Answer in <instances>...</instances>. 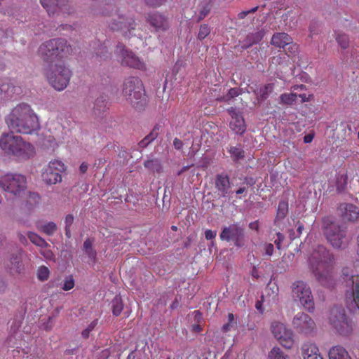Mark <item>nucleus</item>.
<instances>
[{
  "label": "nucleus",
  "mask_w": 359,
  "mask_h": 359,
  "mask_svg": "<svg viewBox=\"0 0 359 359\" xmlns=\"http://www.w3.org/2000/svg\"><path fill=\"white\" fill-rule=\"evenodd\" d=\"M42 7L49 15H70L74 13V8L68 0H39Z\"/></svg>",
  "instance_id": "obj_12"
},
{
  "label": "nucleus",
  "mask_w": 359,
  "mask_h": 359,
  "mask_svg": "<svg viewBox=\"0 0 359 359\" xmlns=\"http://www.w3.org/2000/svg\"><path fill=\"white\" fill-rule=\"evenodd\" d=\"M297 46L296 44H293L292 42L289 44V47L287 48V52L291 53L292 55H294L297 51Z\"/></svg>",
  "instance_id": "obj_54"
},
{
  "label": "nucleus",
  "mask_w": 359,
  "mask_h": 359,
  "mask_svg": "<svg viewBox=\"0 0 359 359\" xmlns=\"http://www.w3.org/2000/svg\"><path fill=\"white\" fill-rule=\"evenodd\" d=\"M0 147L6 154L18 160H27L35 154L33 145L24 141L21 136L14 135L13 131L1 135Z\"/></svg>",
  "instance_id": "obj_5"
},
{
  "label": "nucleus",
  "mask_w": 359,
  "mask_h": 359,
  "mask_svg": "<svg viewBox=\"0 0 359 359\" xmlns=\"http://www.w3.org/2000/svg\"><path fill=\"white\" fill-rule=\"evenodd\" d=\"M343 220L354 222L359 218V209L351 203H341L338 208Z\"/></svg>",
  "instance_id": "obj_19"
},
{
  "label": "nucleus",
  "mask_w": 359,
  "mask_h": 359,
  "mask_svg": "<svg viewBox=\"0 0 359 359\" xmlns=\"http://www.w3.org/2000/svg\"><path fill=\"white\" fill-rule=\"evenodd\" d=\"M72 48L64 39H53L42 43L38 50L43 61L48 62L43 74L55 90H64L69 83L72 72L62 60L68 57Z\"/></svg>",
  "instance_id": "obj_1"
},
{
  "label": "nucleus",
  "mask_w": 359,
  "mask_h": 359,
  "mask_svg": "<svg viewBox=\"0 0 359 359\" xmlns=\"http://www.w3.org/2000/svg\"><path fill=\"white\" fill-rule=\"evenodd\" d=\"M0 188L13 196H20L27 189V179L21 174H5L0 177Z\"/></svg>",
  "instance_id": "obj_7"
},
{
  "label": "nucleus",
  "mask_w": 359,
  "mask_h": 359,
  "mask_svg": "<svg viewBox=\"0 0 359 359\" xmlns=\"http://www.w3.org/2000/svg\"><path fill=\"white\" fill-rule=\"evenodd\" d=\"M288 213V203L285 201H281L279 202L276 215L274 219V224L279 225L280 221H282Z\"/></svg>",
  "instance_id": "obj_27"
},
{
  "label": "nucleus",
  "mask_w": 359,
  "mask_h": 359,
  "mask_svg": "<svg viewBox=\"0 0 359 359\" xmlns=\"http://www.w3.org/2000/svg\"><path fill=\"white\" fill-rule=\"evenodd\" d=\"M242 93V89L238 88H231L229 90L228 93L222 97L217 98L220 102H229L231 99L240 95Z\"/></svg>",
  "instance_id": "obj_35"
},
{
  "label": "nucleus",
  "mask_w": 359,
  "mask_h": 359,
  "mask_svg": "<svg viewBox=\"0 0 359 359\" xmlns=\"http://www.w3.org/2000/svg\"><path fill=\"white\" fill-rule=\"evenodd\" d=\"M109 46V41L106 40L103 43H101L100 41H93V49L97 58H100V61L106 60L111 57V53L108 50V46Z\"/></svg>",
  "instance_id": "obj_22"
},
{
  "label": "nucleus",
  "mask_w": 359,
  "mask_h": 359,
  "mask_svg": "<svg viewBox=\"0 0 359 359\" xmlns=\"http://www.w3.org/2000/svg\"><path fill=\"white\" fill-rule=\"evenodd\" d=\"M46 259H51L53 257V253L51 250H45L41 252Z\"/></svg>",
  "instance_id": "obj_58"
},
{
  "label": "nucleus",
  "mask_w": 359,
  "mask_h": 359,
  "mask_svg": "<svg viewBox=\"0 0 359 359\" xmlns=\"http://www.w3.org/2000/svg\"><path fill=\"white\" fill-rule=\"evenodd\" d=\"M74 216L72 214L67 215L65 218V227H71L74 222Z\"/></svg>",
  "instance_id": "obj_52"
},
{
  "label": "nucleus",
  "mask_w": 359,
  "mask_h": 359,
  "mask_svg": "<svg viewBox=\"0 0 359 359\" xmlns=\"http://www.w3.org/2000/svg\"><path fill=\"white\" fill-rule=\"evenodd\" d=\"M271 330L278 342L285 348L290 349L294 345L293 332L286 325L279 321H273L271 325Z\"/></svg>",
  "instance_id": "obj_13"
},
{
  "label": "nucleus",
  "mask_w": 359,
  "mask_h": 359,
  "mask_svg": "<svg viewBox=\"0 0 359 359\" xmlns=\"http://www.w3.org/2000/svg\"><path fill=\"white\" fill-rule=\"evenodd\" d=\"M232 326H233V325H232V324H231V323H225V324L222 326V332H227L228 331H229V330H231V327H232Z\"/></svg>",
  "instance_id": "obj_60"
},
{
  "label": "nucleus",
  "mask_w": 359,
  "mask_h": 359,
  "mask_svg": "<svg viewBox=\"0 0 359 359\" xmlns=\"http://www.w3.org/2000/svg\"><path fill=\"white\" fill-rule=\"evenodd\" d=\"M122 94L131 104H137L144 97L142 81L135 76L127 78L123 83Z\"/></svg>",
  "instance_id": "obj_8"
},
{
  "label": "nucleus",
  "mask_w": 359,
  "mask_h": 359,
  "mask_svg": "<svg viewBox=\"0 0 359 359\" xmlns=\"http://www.w3.org/2000/svg\"><path fill=\"white\" fill-rule=\"evenodd\" d=\"M50 271L48 267L41 266L37 271V278L41 281L47 280L49 278Z\"/></svg>",
  "instance_id": "obj_42"
},
{
  "label": "nucleus",
  "mask_w": 359,
  "mask_h": 359,
  "mask_svg": "<svg viewBox=\"0 0 359 359\" xmlns=\"http://www.w3.org/2000/svg\"><path fill=\"white\" fill-rule=\"evenodd\" d=\"M309 29V36L310 37L312 38L313 35H316L318 34V27L315 23L311 24Z\"/></svg>",
  "instance_id": "obj_50"
},
{
  "label": "nucleus",
  "mask_w": 359,
  "mask_h": 359,
  "mask_svg": "<svg viewBox=\"0 0 359 359\" xmlns=\"http://www.w3.org/2000/svg\"><path fill=\"white\" fill-rule=\"evenodd\" d=\"M147 21L157 31L160 29H165L167 27V21L165 18L157 12L148 14Z\"/></svg>",
  "instance_id": "obj_21"
},
{
  "label": "nucleus",
  "mask_w": 359,
  "mask_h": 359,
  "mask_svg": "<svg viewBox=\"0 0 359 359\" xmlns=\"http://www.w3.org/2000/svg\"><path fill=\"white\" fill-rule=\"evenodd\" d=\"M324 235L327 241L334 248H341L348 245L350 238L345 227L332 221L330 217L322 220Z\"/></svg>",
  "instance_id": "obj_6"
},
{
  "label": "nucleus",
  "mask_w": 359,
  "mask_h": 359,
  "mask_svg": "<svg viewBox=\"0 0 359 359\" xmlns=\"http://www.w3.org/2000/svg\"><path fill=\"white\" fill-rule=\"evenodd\" d=\"M115 53L121 57V64L137 69H144L145 65L133 52L125 48V46L118 43L115 49Z\"/></svg>",
  "instance_id": "obj_15"
},
{
  "label": "nucleus",
  "mask_w": 359,
  "mask_h": 359,
  "mask_svg": "<svg viewBox=\"0 0 359 359\" xmlns=\"http://www.w3.org/2000/svg\"><path fill=\"white\" fill-rule=\"evenodd\" d=\"M279 98L280 104L285 105H292L296 102L297 99V94L293 93H283L280 95Z\"/></svg>",
  "instance_id": "obj_34"
},
{
  "label": "nucleus",
  "mask_w": 359,
  "mask_h": 359,
  "mask_svg": "<svg viewBox=\"0 0 359 359\" xmlns=\"http://www.w3.org/2000/svg\"><path fill=\"white\" fill-rule=\"evenodd\" d=\"M74 280L72 276H69L65 278L62 289L65 291H68L72 289L74 287Z\"/></svg>",
  "instance_id": "obj_44"
},
{
  "label": "nucleus",
  "mask_w": 359,
  "mask_h": 359,
  "mask_svg": "<svg viewBox=\"0 0 359 359\" xmlns=\"http://www.w3.org/2000/svg\"><path fill=\"white\" fill-rule=\"evenodd\" d=\"M285 236L283 233L278 232L277 233V239L275 241V244L278 249L280 248L281 243L284 240Z\"/></svg>",
  "instance_id": "obj_51"
},
{
  "label": "nucleus",
  "mask_w": 359,
  "mask_h": 359,
  "mask_svg": "<svg viewBox=\"0 0 359 359\" xmlns=\"http://www.w3.org/2000/svg\"><path fill=\"white\" fill-rule=\"evenodd\" d=\"M329 359H351L345 348L340 345L332 346L328 352Z\"/></svg>",
  "instance_id": "obj_26"
},
{
  "label": "nucleus",
  "mask_w": 359,
  "mask_h": 359,
  "mask_svg": "<svg viewBox=\"0 0 359 359\" xmlns=\"http://www.w3.org/2000/svg\"><path fill=\"white\" fill-rule=\"evenodd\" d=\"M274 84L272 83L265 85H259L256 82H251L248 85L246 92L252 93L259 101H263L268 98L269 94L273 90Z\"/></svg>",
  "instance_id": "obj_17"
},
{
  "label": "nucleus",
  "mask_w": 359,
  "mask_h": 359,
  "mask_svg": "<svg viewBox=\"0 0 359 359\" xmlns=\"http://www.w3.org/2000/svg\"><path fill=\"white\" fill-rule=\"evenodd\" d=\"M264 250L266 255L268 256H271L273 252V245L271 243H266L264 245Z\"/></svg>",
  "instance_id": "obj_49"
},
{
  "label": "nucleus",
  "mask_w": 359,
  "mask_h": 359,
  "mask_svg": "<svg viewBox=\"0 0 359 359\" xmlns=\"http://www.w3.org/2000/svg\"><path fill=\"white\" fill-rule=\"evenodd\" d=\"M292 41L290 36L285 32L276 33L273 35L271 39V44L278 48H284L290 44Z\"/></svg>",
  "instance_id": "obj_25"
},
{
  "label": "nucleus",
  "mask_w": 359,
  "mask_h": 359,
  "mask_svg": "<svg viewBox=\"0 0 359 359\" xmlns=\"http://www.w3.org/2000/svg\"><path fill=\"white\" fill-rule=\"evenodd\" d=\"M66 169L63 162L60 160L50 161L48 166L44 168L41 177L48 184H55L62 181L61 173Z\"/></svg>",
  "instance_id": "obj_14"
},
{
  "label": "nucleus",
  "mask_w": 359,
  "mask_h": 359,
  "mask_svg": "<svg viewBox=\"0 0 359 359\" xmlns=\"http://www.w3.org/2000/svg\"><path fill=\"white\" fill-rule=\"evenodd\" d=\"M159 127L156 126L152 131L147 135L139 143V146L142 148L147 147L152 141L157 138L158 135Z\"/></svg>",
  "instance_id": "obj_31"
},
{
  "label": "nucleus",
  "mask_w": 359,
  "mask_h": 359,
  "mask_svg": "<svg viewBox=\"0 0 359 359\" xmlns=\"http://www.w3.org/2000/svg\"><path fill=\"white\" fill-rule=\"evenodd\" d=\"M292 297L299 301L309 311L314 309L313 297L310 287L302 280H296L291 285Z\"/></svg>",
  "instance_id": "obj_9"
},
{
  "label": "nucleus",
  "mask_w": 359,
  "mask_h": 359,
  "mask_svg": "<svg viewBox=\"0 0 359 359\" xmlns=\"http://www.w3.org/2000/svg\"><path fill=\"white\" fill-rule=\"evenodd\" d=\"M40 201V196L34 192H29L27 196V203L33 206L38 204Z\"/></svg>",
  "instance_id": "obj_45"
},
{
  "label": "nucleus",
  "mask_w": 359,
  "mask_h": 359,
  "mask_svg": "<svg viewBox=\"0 0 359 359\" xmlns=\"http://www.w3.org/2000/svg\"><path fill=\"white\" fill-rule=\"evenodd\" d=\"M227 111L231 116L230 128L235 133L243 135L246 130V125L242 113L233 107L229 108Z\"/></svg>",
  "instance_id": "obj_18"
},
{
  "label": "nucleus",
  "mask_w": 359,
  "mask_h": 359,
  "mask_svg": "<svg viewBox=\"0 0 359 359\" xmlns=\"http://www.w3.org/2000/svg\"><path fill=\"white\" fill-rule=\"evenodd\" d=\"M249 228L252 230H255L256 231H259V226L258 220L250 222L249 224Z\"/></svg>",
  "instance_id": "obj_56"
},
{
  "label": "nucleus",
  "mask_w": 359,
  "mask_h": 359,
  "mask_svg": "<svg viewBox=\"0 0 359 359\" xmlns=\"http://www.w3.org/2000/svg\"><path fill=\"white\" fill-rule=\"evenodd\" d=\"M123 309V302L121 297L116 295L111 301V311L114 316H118Z\"/></svg>",
  "instance_id": "obj_32"
},
{
  "label": "nucleus",
  "mask_w": 359,
  "mask_h": 359,
  "mask_svg": "<svg viewBox=\"0 0 359 359\" xmlns=\"http://www.w3.org/2000/svg\"><path fill=\"white\" fill-rule=\"evenodd\" d=\"M219 238L222 241L232 243L236 248H242L245 245V229L238 223L224 226Z\"/></svg>",
  "instance_id": "obj_10"
},
{
  "label": "nucleus",
  "mask_w": 359,
  "mask_h": 359,
  "mask_svg": "<svg viewBox=\"0 0 359 359\" xmlns=\"http://www.w3.org/2000/svg\"><path fill=\"white\" fill-rule=\"evenodd\" d=\"M106 96L100 95L95 100L94 105V111L95 113H100L101 111H104L107 108V101Z\"/></svg>",
  "instance_id": "obj_37"
},
{
  "label": "nucleus",
  "mask_w": 359,
  "mask_h": 359,
  "mask_svg": "<svg viewBox=\"0 0 359 359\" xmlns=\"http://www.w3.org/2000/svg\"><path fill=\"white\" fill-rule=\"evenodd\" d=\"M309 262L310 269L316 279L324 285L331 279L333 257L325 247L318 245L311 253Z\"/></svg>",
  "instance_id": "obj_4"
},
{
  "label": "nucleus",
  "mask_w": 359,
  "mask_h": 359,
  "mask_svg": "<svg viewBox=\"0 0 359 359\" xmlns=\"http://www.w3.org/2000/svg\"><path fill=\"white\" fill-rule=\"evenodd\" d=\"M297 231L298 233V236H300L304 229V225L302 223H300L299 222H297Z\"/></svg>",
  "instance_id": "obj_64"
},
{
  "label": "nucleus",
  "mask_w": 359,
  "mask_h": 359,
  "mask_svg": "<svg viewBox=\"0 0 359 359\" xmlns=\"http://www.w3.org/2000/svg\"><path fill=\"white\" fill-rule=\"evenodd\" d=\"M88 168V165L86 163H84V162L82 163L79 168L80 172L83 174L86 172Z\"/></svg>",
  "instance_id": "obj_61"
},
{
  "label": "nucleus",
  "mask_w": 359,
  "mask_h": 359,
  "mask_svg": "<svg viewBox=\"0 0 359 359\" xmlns=\"http://www.w3.org/2000/svg\"><path fill=\"white\" fill-rule=\"evenodd\" d=\"M336 41L342 49H346L349 46V38L345 34H337L336 36Z\"/></svg>",
  "instance_id": "obj_38"
},
{
  "label": "nucleus",
  "mask_w": 359,
  "mask_h": 359,
  "mask_svg": "<svg viewBox=\"0 0 359 359\" xmlns=\"http://www.w3.org/2000/svg\"><path fill=\"white\" fill-rule=\"evenodd\" d=\"M258 9V6H255L248 11H241L238 14V18L240 20L244 19L248 14L255 13Z\"/></svg>",
  "instance_id": "obj_47"
},
{
  "label": "nucleus",
  "mask_w": 359,
  "mask_h": 359,
  "mask_svg": "<svg viewBox=\"0 0 359 359\" xmlns=\"http://www.w3.org/2000/svg\"><path fill=\"white\" fill-rule=\"evenodd\" d=\"M100 14L109 18L107 24L111 31L119 32L126 38L135 35L134 32L137 23L134 15L126 7L114 2L105 3L100 8Z\"/></svg>",
  "instance_id": "obj_2"
},
{
  "label": "nucleus",
  "mask_w": 359,
  "mask_h": 359,
  "mask_svg": "<svg viewBox=\"0 0 359 359\" xmlns=\"http://www.w3.org/2000/svg\"><path fill=\"white\" fill-rule=\"evenodd\" d=\"M282 57L280 56L272 57L271 58V62L274 64H280L281 62Z\"/></svg>",
  "instance_id": "obj_62"
},
{
  "label": "nucleus",
  "mask_w": 359,
  "mask_h": 359,
  "mask_svg": "<svg viewBox=\"0 0 359 359\" xmlns=\"http://www.w3.org/2000/svg\"><path fill=\"white\" fill-rule=\"evenodd\" d=\"M313 138H314L313 134H312V133L307 134L304 137V143H311L313 141Z\"/></svg>",
  "instance_id": "obj_57"
},
{
  "label": "nucleus",
  "mask_w": 359,
  "mask_h": 359,
  "mask_svg": "<svg viewBox=\"0 0 359 359\" xmlns=\"http://www.w3.org/2000/svg\"><path fill=\"white\" fill-rule=\"evenodd\" d=\"M22 253L21 249H18L16 252L12 255L10 259L11 267L10 271L12 273H20L23 269L22 264Z\"/></svg>",
  "instance_id": "obj_24"
},
{
  "label": "nucleus",
  "mask_w": 359,
  "mask_h": 359,
  "mask_svg": "<svg viewBox=\"0 0 359 359\" xmlns=\"http://www.w3.org/2000/svg\"><path fill=\"white\" fill-rule=\"evenodd\" d=\"M93 239L87 238L83 243V250L88 257L93 261L95 262L97 257V252L93 248Z\"/></svg>",
  "instance_id": "obj_30"
},
{
  "label": "nucleus",
  "mask_w": 359,
  "mask_h": 359,
  "mask_svg": "<svg viewBox=\"0 0 359 359\" xmlns=\"http://www.w3.org/2000/svg\"><path fill=\"white\" fill-rule=\"evenodd\" d=\"M292 88L294 90H305V89H306V86H305V85H303V84H300V85H295V86H293L292 87Z\"/></svg>",
  "instance_id": "obj_63"
},
{
  "label": "nucleus",
  "mask_w": 359,
  "mask_h": 359,
  "mask_svg": "<svg viewBox=\"0 0 359 359\" xmlns=\"http://www.w3.org/2000/svg\"><path fill=\"white\" fill-rule=\"evenodd\" d=\"M330 321L339 334L346 336L352 332L351 322L342 306H334L331 309Z\"/></svg>",
  "instance_id": "obj_11"
},
{
  "label": "nucleus",
  "mask_w": 359,
  "mask_h": 359,
  "mask_svg": "<svg viewBox=\"0 0 359 359\" xmlns=\"http://www.w3.org/2000/svg\"><path fill=\"white\" fill-rule=\"evenodd\" d=\"M210 33V27L207 24H203L199 28L197 39L200 41L205 39Z\"/></svg>",
  "instance_id": "obj_41"
},
{
  "label": "nucleus",
  "mask_w": 359,
  "mask_h": 359,
  "mask_svg": "<svg viewBox=\"0 0 359 359\" xmlns=\"http://www.w3.org/2000/svg\"><path fill=\"white\" fill-rule=\"evenodd\" d=\"M168 0H144V3L152 8H157L160 7L163 4H164L165 2H167Z\"/></svg>",
  "instance_id": "obj_46"
},
{
  "label": "nucleus",
  "mask_w": 359,
  "mask_h": 359,
  "mask_svg": "<svg viewBox=\"0 0 359 359\" xmlns=\"http://www.w3.org/2000/svg\"><path fill=\"white\" fill-rule=\"evenodd\" d=\"M216 236H217V231H212V230H210V229H207L205 231V238L207 240L215 239Z\"/></svg>",
  "instance_id": "obj_48"
},
{
  "label": "nucleus",
  "mask_w": 359,
  "mask_h": 359,
  "mask_svg": "<svg viewBox=\"0 0 359 359\" xmlns=\"http://www.w3.org/2000/svg\"><path fill=\"white\" fill-rule=\"evenodd\" d=\"M144 167L152 172L158 173L161 172L162 167L160 161L158 159L147 160L144 163Z\"/></svg>",
  "instance_id": "obj_36"
},
{
  "label": "nucleus",
  "mask_w": 359,
  "mask_h": 359,
  "mask_svg": "<svg viewBox=\"0 0 359 359\" xmlns=\"http://www.w3.org/2000/svg\"><path fill=\"white\" fill-rule=\"evenodd\" d=\"M5 120L8 127L18 133L32 135L40 130L38 116L27 103L17 104Z\"/></svg>",
  "instance_id": "obj_3"
},
{
  "label": "nucleus",
  "mask_w": 359,
  "mask_h": 359,
  "mask_svg": "<svg viewBox=\"0 0 359 359\" xmlns=\"http://www.w3.org/2000/svg\"><path fill=\"white\" fill-rule=\"evenodd\" d=\"M294 329L299 334H309L313 332L316 324L313 320L306 313L299 312L292 320Z\"/></svg>",
  "instance_id": "obj_16"
},
{
  "label": "nucleus",
  "mask_w": 359,
  "mask_h": 359,
  "mask_svg": "<svg viewBox=\"0 0 359 359\" xmlns=\"http://www.w3.org/2000/svg\"><path fill=\"white\" fill-rule=\"evenodd\" d=\"M269 359H287V356L278 347H274L269 353Z\"/></svg>",
  "instance_id": "obj_40"
},
{
  "label": "nucleus",
  "mask_w": 359,
  "mask_h": 359,
  "mask_svg": "<svg viewBox=\"0 0 359 359\" xmlns=\"http://www.w3.org/2000/svg\"><path fill=\"white\" fill-rule=\"evenodd\" d=\"M297 97H300L301 100H302V102H309L311 100V98L313 97V95H309V96H307L306 94H299V95H297Z\"/></svg>",
  "instance_id": "obj_55"
},
{
  "label": "nucleus",
  "mask_w": 359,
  "mask_h": 359,
  "mask_svg": "<svg viewBox=\"0 0 359 359\" xmlns=\"http://www.w3.org/2000/svg\"><path fill=\"white\" fill-rule=\"evenodd\" d=\"M228 152L230 154V156L234 162H238L245 158V151L241 144L231 146L228 149Z\"/></svg>",
  "instance_id": "obj_28"
},
{
  "label": "nucleus",
  "mask_w": 359,
  "mask_h": 359,
  "mask_svg": "<svg viewBox=\"0 0 359 359\" xmlns=\"http://www.w3.org/2000/svg\"><path fill=\"white\" fill-rule=\"evenodd\" d=\"M98 323V320L97 319H95L93 321H92L88 326V330L91 332L92 330H94V328L96 327V325H97Z\"/></svg>",
  "instance_id": "obj_59"
},
{
  "label": "nucleus",
  "mask_w": 359,
  "mask_h": 359,
  "mask_svg": "<svg viewBox=\"0 0 359 359\" xmlns=\"http://www.w3.org/2000/svg\"><path fill=\"white\" fill-rule=\"evenodd\" d=\"M304 359H323L318 346L312 343H306L302 347Z\"/></svg>",
  "instance_id": "obj_23"
},
{
  "label": "nucleus",
  "mask_w": 359,
  "mask_h": 359,
  "mask_svg": "<svg viewBox=\"0 0 359 359\" xmlns=\"http://www.w3.org/2000/svg\"><path fill=\"white\" fill-rule=\"evenodd\" d=\"M27 237L30 241L36 246L41 248H46L48 246V243L43 238L34 232L29 231L27 233Z\"/></svg>",
  "instance_id": "obj_33"
},
{
  "label": "nucleus",
  "mask_w": 359,
  "mask_h": 359,
  "mask_svg": "<svg viewBox=\"0 0 359 359\" xmlns=\"http://www.w3.org/2000/svg\"><path fill=\"white\" fill-rule=\"evenodd\" d=\"M173 146L176 149L180 150L183 147V142L180 139L175 138L173 140Z\"/></svg>",
  "instance_id": "obj_53"
},
{
  "label": "nucleus",
  "mask_w": 359,
  "mask_h": 359,
  "mask_svg": "<svg viewBox=\"0 0 359 359\" xmlns=\"http://www.w3.org/2000/svg\"><path fill=\"white\" fill-rule=\"evenodd\" d=\"M352 284H353V291H352L353 299V301H354L355 305L359 309V279L358 278V280L356 281L353 280Z\"/></svg>",
  "instance_id": "obj_43"
},
{
  "label": "nucleus",
  "mask_w": 359,
  "mask_h": 359,
  "mask_svg": "<svg viewBox=\"0 0 359 359\" xmlns=\"http://www.w3.org/2000/svg\"><path fill=\"white\" fill-rule=\"evenodd\" d=\"M215 185L221 196L226 197L231 187L230 178L228 174L224 172L217 174L215 176Z\"/></svg>",
  "instance_id": "obj_20"
},
{
  "label": "nucleus",
  "mask_w": 359,
  "mask_h": 359,
  "mask_svg": "<svg viewBox=\"0 0 359 359\" xmlns=\"http://www.w3.org/2000/svg\"><path fill=\"white\" fill-rule=\"evenodd\" d=\"M36 227L39 231L48 236L53 235L57 231V225L53 222H49L46 224L37 222Z\"/></svg>",
  "instance_id": "obj_29"
},
{
  "label": "nucleus",
  "mask_w": 359,
  "mask_h": 359,
  "mask_svg": "<svg viewBox=\"0 0 359 359\" xmlns=\"http://www.w3.org/2000/svg\"><path fill=\"white\" fill-rule=\"evenodd\" d=\"M211 8L212 4L210 1L207 2L205 5H203L200 9L197 22H200L201 20H203L209 14Z\"/></svg>",
  "instance_id": "obj_39"
}]
</instances>
